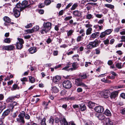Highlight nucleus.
Masks as SVG:
<instances>
[{
	"label": "nucleus",
	"mask_w": 125,
	"mask_h": 125,
	"mask_svg": "<svg viewBox=\"0 0 125 125\" xmlns=\"http://www.w3.org/2000/svg\"><path fill=\"white\" fill-rule=\"evenodd\" d=\"M25 116V118L29 120L30 118V116L28 114H25V112L22 111L20 112L18 116V118L16 119V122L19 123L18 125H24L25 123V121L24 119Z\"/></svg>",
	"instance_id": "nucleus-1"
},
{
	"label": "nucleus",
	"mask_w": 125,
	"mask_h": 125,
	"mask_svg": "<svg viewBox=\"0 0 125 125\" xmlns=\"http://www.w3.org/2000/svg\"><path fill=\"white\" fill-rule=\"evenodd\" d=\"M79 76L81 79L78 78L76 79L75 82L76 85L78 86H81L85 88H86L87 87V86L82 82V79H85L87 78L86 74L84 73L80 75Z\"/></svg>",
	"instance_id": "nucleus-2"
},
{
	"label": "nucleus",
	"mask_w": 125,
	"mask_h": 125,
	"mask_svg": "<svg viewBox=\"0 0 125 125\" xmlns=\"http://www.w3.org/2000/svg\"><path fill=\"white\" fill-rule=\"evenodd\" d=\"M52 24L49 22H44L43 24V28L40 31V32L42 34L47 33V32L51 28Z\"/></svg>",
	"instance_id": "nucleus-3"
},
{
	"label": "nucleus",
	"mask_w": 125,
	"mask_h": 125,
	"mask_svg": "<svg viewBox=\"0 0 125 125\" xmlns=\"http://www.w3.org/2000/svg\"><path fill=\"white\" fill-rule=\"evenodd\" d=\"M59 121H60L61 124L63 123L64 125H76L74 122L73 121L70 122L68 123L65 118H61L59 120L58 118H56L55 119V122L56 123H58Z\"/></svg>",
	"instance_id": "nucleus-4"
},
{
	"label": "nucleus",
	"mask_w": 125,
	"mask_h": 125,
	"mask_svg": "<svg viewBox=\"0 0 125 125\" xmlns=\"http://www.w3.org/2000/svg\"><path fill=\"white\" fill-rule=\"evenodd\" d=\"M20 5L17 4L16 7L13 9V12L15 17L17 18L20 15V11L22 10L20 8Z\"/></svg>",
	"instance_id": "nucleus-5"
},
{
	"label": "nucleus",
	"mask_w": 125,
	"mask_h": 125,
	"mask_svg": "<svg viewBox=\"0 0 125 125\" xmlns=\"http://www.w3.org/2000/svg\"><path fill=\"white\" fill-rule=\"evenodd\" d=\"M99 41L95 40L94 41L91 42L87 46V48L88 49H91L96 47L98 45Z\"/></svg>",
	"instance_id": "nucleus-6"
},
{
	"label": "nucleus",
	"mask_w": 125,
	"mask_h": 125,
	"mask_svg": "<svg viewBox=\"0 0 125 125\" xmlns=\"http://www.w3.org/2000/svg\"><path fill=\"white\" fill-rule=\"evenodd\" d=\"M18 42L15 44L16 48L18 49H22L23 47V44L24 43L23 40L21 38H18Z\"/></svg>",
	"instance_id": "nucleus-7"
},
{
	"label": "nucleus",
	"mask_w": 125,
	"mask_h": 125,
	"mask_svg": "<svg viewBox=\"0 0 125 125\" xmlns=\"http://www.w3.org/2000/svg\"><path fill=\"white\" fill-rule=\"evenodd\" d=\"M17 4H19L20 5V8L22 10L25 8L28 7L29 6L28 1L26 0L22 1L21 3H18Z\"/></svg>",
	"instance_id": "nucleus-8"
},
{
	"label": "nucleus",
	"mask_w": 125,
	"mask_h": 125,
	"mask_svg": "<svg viewBox=\"0 0 125 125\" xmlns=\"http://www.w3.org/2000/svg\"><path fill=\"white\" fill-rule=\"evenodd\" d=\"M10 109H8L5 111L3 113L1 117V121H0V125L2 124L3 123V120L5 118V117L8 115L10 113Z\"/></svg>",
	"instance_id": "nucleus-9"
},
{
	"label": "nucleus",
	"mask_w": 125,
	"mask_h": 125,
	"mask_svg": "<svg viewBox=\"0 0 125 125\" xmlns=\"http://www.w3.org/2000/svg\"><path fill=\"white\" fill-rule=\"evenodd\" d=\"M63 85L64 88L69 89L72 87V83L69 80L65 81L63 83Z\"/></svg>",
	"instance_id": "nucleus-10"
},
{
	"label": "nucleus",
	"mask_w": 125,
	"mask_h": 125,
	"mask_svg": "<svg viewBox=\"0 0 125 125\" xmlns=\"http://www.w3.org/2000/svg\"><path fill=\"white\" fill-rule=\"evenodd\" d=\"M95 111L98 113H101L103 112L104 111V108L102 106H98L94 108Z\"/></svg>",
	"instance_id": "nucleus-11"
},
{
	"label": "nucleus",
	"mask_w": 125,
	"mask_h": 125,
	"mask_svg": "<svg viewBox=\"0 0 125 125\" xmlns=\"http://www.w3.org/2000/svg\"><path fill=\"white\" fill-rule=\"evenodd\" d=\"M14 48V46L13 45L5 46L3 47V49L7 50H12Z\"/></svg>",
	"instance_id": "nucleus-12"
},
{
	"label": "nucleus",
	"mask_w": 125,
	"mask_h": 125,
	"mask_svg": "<svg viewBox=\"0 0 125 125\" xmlns=\"http://www.w3.org/2000/svg\"><path fill=\"white\" fill-rule=\"evenodd\" d=\"M104 122L106 124V125H113V122L108 118L105 119V121Z\"/></svg>",
	"instance_id": "nucleus-13"
},
{
	"label": "nucleus",
	"mask_w": 125,
	"mask_h": 125,
	"mask_svg": "<svg viewBox=\"0 0 125 125\" xmlns=\"http://www.w3.org/2000/svg\"><path fill=\"white\" fill-rule=\"evenodd\" d=\"M118 91H116L112 92L110 96V97L111 98H115L118 95Z\"/></svg>",
	"instance_id": "nucleus-14"
},
{
	"label": "nucleus",
	"mask_w": 125,
	"mask_h": 125,
	"mask_svg": "<svg viewBox=\"0 0 125 125\" xmlns=\"http://www.w3.org/2000/svg\"><path fill=\"white\" fill-rule=\"evenodd\" d=\"M29 51L30 53L33 54L37 51V49L35 47H33L30 48L29 49Z\"/></svg>",
	"instance_id": "nucleus-15"
},
{
	"label": "nucleus",
	"mask_w": 125,
	"mask_h": 125,
	"mask_svg": "<svg viewBox=\"0 0 125 125\" xmlns=\"http://www.w3.org/2000/svg\"><path fill=\"white\" fill-rule=\"evenodd\" d=\"M53 81L55 83H57L61 79V77L59 76H56L53 78Z\"/></svg>",
	"instance_id": "nucleus-16"
},
{
	"label": "nucleus",
	"mask_w": 125,
	"mask_h": 125,
	"mask_svg": "<svg viewBox=\"0 0 125 125\" xmlns=\"http://www.w3.org/2000/svg\"><path fill=\"white\" fill-rule=\"evenodd\" d=\"M73 13L74 15L78 17H80L81 15V12L77 10L74 11Z\"/></svg>",
	"instance_id": "nucleus-17"
},
{
	"label": "nucleus",
	"mask_w": 125,
	"mask_h": 125,
	"mask_svg": "<svg viewBox=\"0 0 125 125\" xmlns=\"http://www.w3.org/2000/svg\"><path fill=\"white\" fill-rule=\"evenodd\" d=\"M97 117L99 120H104V122L105 121V119L106 118H105L104 115L102 114H99L97 116Z\"/></svg>",
	"instance_id": "nucleus-18"
},
{
	"label": "nucleus",
	"mask_w": 125,
	"mask_h": 125,
	"mask_svg": "<svg viewBox=\"0 0 125 125\" xmlns=\"http://www.w3.org/2000/svg\"><path fill=\"white\" fill-rule=\"evenodd\" d=\"M5 108V105L3 104L2 102H0V114L2 111Z\"/></svg>",
	"instance_id": "nucleus-19"
},
{
	"label": "nucleus",
	"mask_w": 125,
	"mask_h": 125,
	"mask_svg": "<svg viewBox=\"0 0 125 125\" xmlns=\"http://www.w3.org/2000/svg\"><path fill=\"white\" fill-rule=\"evenodd\" d=\"M99 32H95L92 34L91 35V37L93 39H94L97 37L99 35Z\"/></svg>",
	"instance_id": "nucleus-20"
},
{
	"label": "nucleus",
	"mask_w": 125,
	"mask_h": 125,
	"mask_svg": "<svg viewBox=\"0 0 125 125\" xmlns=\"http://www.w3.org/2000/svg\"><path fill=\"white\" fill-rule=\"evenodd\" d=\"M51 90L52 93H57L59 91L58 89L56 86L52 87Z\"/></svg>",
	"instance_id": "nucleus-21"
},
{
	"label": "nucleus",
	"mask_w": 125,
	"mask_h": 125,
	"mask_svg": "<svg viewBox=\"0 0 125 125\" xmlns=\"http://www.w3.org/2000/svg\"><path fill=\"white\" fill-rule=\"evenodd\" d=\"M19 104L17 103L16 102H14L13 103L10 105V109H13L14 107V106L18 105Z\"/></svg>",
	"instance_id": "nucleus-22"
},
{
	"label": "nucleus",
	"mask_w": 125,
	"mask_h": 125,
	"mask_svg": "<svg viewBox=\"0 0 125 125\" xmlns=\"http://www.w3.org/2000/svg\"><path fill=\"white\" fill-rule=\"evenodd\" d=\"M103 94L104 98H108L109 94V91L108 90H105L103 92Z\"/></svg>",
	"instance_id": "nucleus-23"
},
{
	"label": "nucleus",
	"mask_w": 125,
	"mask_h": 125,
	"mask_svg": "<svg viewBox=\"0 0 125 125\" xmlns=\"http://www.w3.org/2000/svg\"><path fill=\"white\" fill-rule=\"evenodd\" d=\"M92 30L91 28H88L87 29L86 31V34L88 35L91 34V31Z\"/></svg>",
	"instance_id": "nucleus-24"
},
{
	"label": "nucleus",
	"mask_w": 125,
	"mask_h": 125,
	"mask_svg": "<svg viewBox=\"0 0 125 125\" xmlns=\"http://www.w3.org/2000/svg\"><path fill=\"white\" fill-rule=\"evenodd\" d=\"M72 66V65H71ZM73 67L69 69V70H71L73 71L76 70L77 68V65L75 63H73L72 65Z\"/></svg>",
	"instance_id": "nucleus-25"
},
{
	"label": "nucleus",
	"mask_w": 125,
	"mask_h": 125,
	"mask_svg": "<svg viewBox=\"0 0 125 125\" xmlns=\"http://www.w3.org/2000/svg\"><path fill=\"white\" fill-rule=\"evenodd\" d=\"M4 21L7 23H9L11 21L10 19L8 17L5 16L3 18Z\"/></svg>",
	"instance_id": "nucleus-26"
},
{
	"label": "nucleus",
	"mask_w": 125,
	"mask_h": 125,
	"mask_svg": "<svg viewBox=\"0 0 125 125\" xmlns=\"http://www.w3.org/2000/svg\"><path fill=\"white\" fill-rule=\"evenodd\" d=\"M80 109L81 111H84L86 110V107L84 105H80Z\"/></svg>",
	"instance_id": "nucleus-27"
},
{
	"label": "nucleus",
	"mask_w": 125,
	"mask_h": 125,
	"mask_svg": "<svg viewBox=\"0 0 125 125\" xmlns=\"http://www.w3.org/2000/svg\"><path fill=\"white\" fill-rule=\"evenodd\" d=\"M104 114L107 116H110L111 115V114L110 111L106 109L104 112Z\"/></svg>",
	"instance_id": "nucleus-28"
},
{
	"label": "nucleus",
	"mask_w": 125,
	"mask_h": 125,
	"mask_svg": "<svg viewBox=\"0 0 125 125\" xmlns=\"http://www.w3.org/2000/svg\"><path fill=\"white\" fill-rule=\"evenodd\" d=\"M71 66V64H70V63H68L67 66L64 67L62 69V70H69L68 69Z\"/></svg>",
	"instance_id": "nucleus-29"
},
{
	"label": "nucleus",
	"mask_w": 125,
	"mask_h": 125,
	"mask_svg": "<svg viewBox=\"0 0 125 125\" xmlns=\"http://www.w3.org/2000/svg\"><path fill=\"white\" fill-rule=\"evenodd\" d=\"M95 103L91 102H89L88 104V105L90 108H92L95 105Z\"/></svg>",
	"instance_id": "nucleus-30"
},
{
	"label": "nucleus",
	"mask_w": 125,
	"mask_h": 125,
	"mask_svg": "<svg viewBox=\"0 0 125 125\" xmlns=\"http://www.w3.org/2000/svg\"><path fill=\"white\" fill-rule=\"evenodd\" d=\"M105 7L111 9H113L114 8V5L110 4H105Z\"/></svg>",
	"instance_id": "nucleus-31"
},
{
	"label": "nucleus",
	"mask_w": 125,
	"mask_h": 125,
	"mask_svg": "<svg viewBox=\"0 0 125 125\" xmlns=\"http://www.w3.org/2000/svg\"><path fill=\"white\" fill-rule=\"evenodd\" d=\"M86 18L87 19L89 20H90L91 18H93L92 15L91 14L88 13L86 15Z\"/></svg>",
	"instance_id": "nucleus-32"
},
{
	"label": "nucleus",
	"mask_w": 125,
	"mask_h": 125,
	"mask_svg": "<svg viewBox=\"0 0 125 125\" xmlns=\"http://www.w3.org/2000/svg\"><path fill=\"white\" fill-rule=\"evenodd\" d=\"M116 67L119 69L122 68V63L121 62H118L115 64Z\"/></svg>",
	"instance_id": "nucleus-33"
},
{
	"label": "nucleus",
	"mask_w": 125,
	"mask_h": 125,
	"mask_svg": "<svg viewBox=\"0 0 125 125\" xmlns=\"http://www.w3.org/2000/svg\"><path fill=\"white\" fill-rule=\"evenodd\" d=\"M73 32V30H71L67 32V35L68 36H71Z\"/></svg>",
	"instance_id": "nucleus-34"
},
{
	"label": "nucleus",
	"mask_w": 125,
	"mask_h": 125,
	"mask_svg": "<svg viewBox=\"0 0 125 125\" xmlns=\"http://www.w3.org/2000/svg\"><path fill=\"white\" fill-rule=\"evenodd\" d=\"M29 79L30 82L31 83H33L35 82L34 78L32 76H29Z\"/></svg>",
	"instance_id": "nucleus-35"
},
{
	"label": "nucleus",
	"mask_w": 125,
	"mask_h": 125,
	"mask_svg": "<svg viewBox=\"0 0 125 125\" xmlns=\"http://www.w3.org/2000/svg\"><path fill=\"white\" fill-rule=\"evenodd\" d=\"M107 34L104 31L101 32L100 36V37L102 38L104 37Z\"/></svg>",
	"instance_id": "nucleus-36"
},
{
	"label": "nucleus",
	"mask_w": 125,
	"mask_h": 125,
	"mask_svg": "<svg viewBox=\"0 0 125 125\" xmlns=\"http://www.w3.org/2000/svg\"><path fill=\"white\" fill-rule=\"evenodd\" d=\"M79 57V55L78 54H75L74 55H73L72 57V58L74 60H76V59H77L79 61V59L78 58Z\"/></svg>",
	"instance_id": "nucleus-37"
},
{
	"label": "nucleus",
	"mask_w": 125,
	"mask_h": 125,
	"mask_svg": "<svg viewBox=\"0 0 125 125\" xmlns=\"http://www.w3.org/2000/svg\"><path fill=\"white\" fill-rule=\"evenodd\" d=\"M11 40L10 38H6L4 40V42L6 43H9L10 42Z\"/></svg>",
	"instance_id": "nucleus-38"
},
{
	"label": "nucleus",
	"mask_w": 125,
	"mask_h": 125,
	"mask_svg": "<svg viewBox=\"0 0 125 125\" xmlns=\"http://www.w3.org/2000/svg\"><path fill=\"white\" fill-rule=\"evenodd\" d=\"M46 119L45 118H44L41 120V125H46L45 121Z\"/></svg>",
	"instance_id": "nucleus-39"
},
{
	"label": "nucleus",
	"mask_w": 125,
	"mask_h": 125,
	"mask_svg": "<svg viewBox=\"0 0 125 125\" xmlns=\"http://www.w3.org/2000/svg\"><path fill=\"white\" fill-rule=\"evenodd\" d=\"M101 81H102L105 83H111V82L110 81L107 80L106 79H105L104 78L102 79L101 80Z\"/></svg>",
	"instance_id": "nucleus-40"
},
{
	"label": "nucleus",
	"mask_w": 125,
	"mask_h": 125,
	"mask_svg": "<svg viewBox=\"0 0 125 125\" xmlns=\"http://www.w3.org/2000/svg\"><path fill=\"white\" fill-rule=\"evenodd\" d=\"M104 31L107 35L110 34L112 32V30L111 29H109L106 30Z\"/></svg>",
	"instance_id": "nucleus-41"
},
{
	"label": "nucleus",
	"mask_w": 125,
	"mask_h": 125,
	"mask_svg": "<svg viewBox=\"0 0 125 125\" xmlns=\"http://www.w3.org/2000/svg\"><path fill=\"white\" fill-rule=\"evenodd\" d=\"M18 85L16 84H14L12 86V87L11 88V90L13 91L16 90L18 87Z\"/></svg>",
	"instance_id": "nucleus-42"
},
{
	"label": "nucleus",
	"mask_w": 125,
	"mask_h": 125,
	"mask_svg": "<svg viewBox=\"0 0 125 125\" xmlns=\"http://www.w3.org/2000/svg\"><path fill=\"white\" fill-rule=\"evenodd\" d=\"M51 2V0H45L44 1L45 4L46 5H49Z\"/></svg>",
	"instance_id": "nucleus-43"
},
{
	"label": "nucleus",
	"mask_w": 125,
	"mask_h": 125,
	"mask_svg": "<svg viewBox=\"0 0 125 125\" xmlns=\"http://www.w3.org/2000/svg\"><path fill=\"white\" fill-rule=\"evenodd\" d=\"M16 96H12L10 97H9L7 99V100L9 101L10 102L12 101V100H14L15 99V98H16Z\"/></svg>",
	"instance_id": "nucleus-44"
},
{
	"label": "nucleus",
	"mask_w": 125,
	"mask_h": 125,
	"mask_svg": "<svg viewBox=\"0 0 125 125\" xmlns=\"http://www.w3.org/2000/svg\"><path fill=\"white\" fill-rule=\"evenodd\" d=\"M85 125H94V124L92 121H88L85 123Z\"/></svg>",
	"instance_id": "nucleus-45"
},
{
	"label": "nucleus",
	"mask_w": 125,
	"mask_h": 125,
	"mask_svg": "<svg viewBox=\"0 0 125 125\" xmlns=\"http://www.w3.org/2000/svg\"><path fill=\"white\" fill-rule=\"evenodd\" d=\"M79 33L80 34H82V36L83 37L85 35L84 31L83 29H82L80 30L79 31Z\"/></svg>",
	"instance_id": "nucleus-46"
},
{
	"label": "nucleus",
	"mask_w": 125,
	"mask_h": 125,
	"mask_svg": "<svg viewBox=\"0 0 125 125\" xmlns=\"http://www.w3.org/2000/svg\"><path fill=\"white\" fill-rule=\"evenodd\" d=\"M83 38L81 36H79L77 38L76 41L77 42H79L83 40Z\"/></svg>",
	"instance_id": "nucleus-47"
},
{
	"label": "nucleus",
	"mask_w": 125,
	"mask_h": 125,
	"mask_svg": "<svg viewBox=\"0 0 125 125\" xmlns=\"http://www.w3.org/2000/svg\"><path fill=\"white\" fill-rule=\"evenodd\" d=\"M78 4L77 3L74 4L72 6V8H71V10H75L76 7L77 6Z\"/></svg>",
	"instance_id": "nucleus-48"
},
{
	"label": "nucleus",
	"mask_w": 125,
	"mask_h": 125,
	"mask_svg": "<svg viewBox=\"0 0 125 125\" xmlns=\"http://www.w3.org/2000/svg\"><path fill=\"white\" fill-rule=\"evenodd\" d=\"M26 31L27 32V33H32L34 31L33 29H28L26 30Z\"/></svg>",
	"instance_id": "nucleus-49"
},
{
	"label": "nucleus",
	"mask_w": 125,
	"mask_h": 125,
	"mask_svg": "<svg viewBox=\"0 0 125 125\" xmlns=\"http://www.w3.org/2000/svg\"><path fill=\"white\" fill-rule=\"evenodd\" d=\"M121 39L122 40L120 41V42H125V44H124V47H125V36H122L121 37Z\"/></svg>",
	"instance_id": "nucleus-50"
},
{
	"label": "nucleus",
	"mask_w": 125,
	"mask_h": 125,
	"mask_svg": "<svg viewBox=\"0 0 125 125\" xmlns=\"http://www.w3.org/2000/svg\"><path fill=\"white\" fill-rule=\"evenodd\" d=\"M39 28V26H34L32 29H33L34 31H38Z\"/></svg>",
	"instance_id": "nucleus-51"
},
{
	"label": "nucleus",
	"mask_w": 125,
	"mask_h": 125,
	"mask_svg": "<svg viewBox=\"0 0 125 125\" xmlns=\"http://www.w3.org/2000/svg\"><path fill=\"white\" fill-rule=\"evenodd\" d=\"M32 25V24L31 23L28 24L26 26H25V27L26 28H28L31 27Z\"/></svg>",
	"instance_id": "nucleus-52"
},
{
	"label": "nucleus",
	"mask_w": 125,
	"mask_h": 125,
	"mask_svg": "<svg viewBox=\"0 0 125 125\" xmlns=\"http://www.w3.org/2000/svg\"><path fill=\"white\" fill-rule=\"evenodd\" d=\"M72 18V16H67L65 18L64 20L66 21L71 19Z\"/></svg>",
	"instance_id": "nucleus-53"
},
{
	"label": "nucleus",
	"mask_w": 125,
	"mask_h": 125,
	"mask_svg": "<svg viewBox=\"0 0 125 125\" xmlns=\"http://www.w3.org/2000/svg\"><path fill=\"white\" fill-rule=\"evenodd\" d=\"M104 42L105 45L108 44L109 43V40L108 39H107L104 41Z\"/></svg>",
	"instance_id": "nucleus-54"
},
{
	"label": "nucleus",
	"mask_w": 125,
	"mask_h": 125,
	"mask_svg": "<svg viewBox=\"0 0 125 125\" xmlns=\"http://www.w3.org/2000/svg\"><path fill=\"white\" fill-rule=\"evenodd\" d=\"M100 49H99L97 48L95 50L96 52L95 53L96 54H99L100 53Z\"/></svg>",
	"instance_id": "nucleus-55"
},
{
	"label": "nucleus",
	"mask_w": 125,
	"mask_h": 125,
	"mask_svg": "<svg viewBox=\"0 0 125 125\" xmlns=\"http://www.w3.org/2000/svg\"><path fill=\"white\" fill-rule=\"evenodd\" d=\"M104 21V19L100 20H99L97 23H98L99 24H103Z\"/></svg>",
	"instance_id": "nucleus-56"
},
{
	"label": "nucleus",
	"mask_w": 125,
	"mask_h": 125,
	"mask_svg": "<svg viewBox=\"0 0 125 125\" xmlns=\"http://www.w3.org/2000/svg\"><path fill=\"white\" fill-rule=\"evenodd\" d=\"M17 113L15 112L12 115V117L14 118H15L17 115Z\"/></svg>",
	"instance_id": "nucleus-57"
},
{
	"label": "nucleus",
	"mask_w": 125,
	"mask_h": 125,
	"mask_svg": "<svg viewBox=\"0 0 125 125\" xmlns=\"http://www.w3.org/2000/svg\"><path fill=\"white\" fill-rule=\"evenodd\" d=\"M21 80L22 82L27 81L28 79L26 77H24L21 79Z\"/></svg>",
	"instance_id": "nucleus-58"
},
{
	"label": "nucleus",
	"mask_w": 125,
	"mask_h": 125,
	"mask_svg": "<svg viewBox=\"0 0 125 125\" xmlns=\"http://www.w3.org/2000/svg\"><path fill=\"white\" fill-rule=\"evenodd\" d=\"M87 6L86 8L88 10H89L92 8V6L91 5H87V4L85 5V6Z\"/></svg>",
	"instance_id": "nucleus-59"
},
{
	"label": "nucleus",
	"mask_w": 125,
	"mask_h": 125,
	"mask_svg": "<svg viewBox=\"0 0 125 125\" xmlns=\"http://www.w3.org/2000/svg\"><path fill=\"white\" fill-rule=\"evenodd\" d=\"M95 16L99 18H101L103 16V15L102 14H95Z\"/></svg>",
	"instance_id": "nucleus-60"
},
{
	"label": "nucleus",
	"mask_w": 125,
	"mask_h": 125,
	"mask_svg": "<svg viewBox=\"0 0 125 125\" xmlns=\"http://www.w3.org/2000/svg\"><path fill=\"white\" fill-rule=\"evenodd\" d=\"M85 27L86 28H91L92 26V25L90 24L89 23L88 24H86L85 25Z\"/></svg>",
	"instance_id": "nucleus-61"
},
{
	"label": "nucleus",
	"mask_w": 125,
	"mask_h": 125,
	"mask_svg": "<svg viewBox=\"0 0 125 125\" xmlns=\"http://www.w3.org/2000/svg\"><path fill=\"white\" fill-rule=\"evenodd\" d=\"M72 3H70L66 7L65 9H67L71 7L72 5Z\"/></svg>",
	"instance_id": "nucleus-62"
},
{
	"label": "nucleus",
	"mask_w": 125,
	"mask_h": 125,
	"mask_svg": "<svg viewBox=\"0 0 125 125\" xmlns=\"http://www.w3.org/2000/svg\"><path fill=\"white\" fill-rule=\"evenodd\" d=\"M83 91V89H82L80 87L78 88L77 89V91L79 93Z\"/></svg>",
	"instance_id": "nucleus-63"
},
{
	"label": "nucleus",
	"mask_w": 125,
	"mask_h": 125,
	"mask_svg": "<svg viewBox=\"0 0 125 125\" xmlns=\"http://www.w3.org/2000/svg\"><path fill=\"white\" fill-rule=\"evenodd\" d=\"M120 113L122 114H125V108L120 110Z\"/></svg>",
	"instance_id": "nucleus-64"
}]
</instances>
